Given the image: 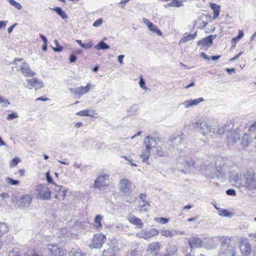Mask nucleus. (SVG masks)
Returning <instances> with one entry per match:
<instances>
[{"mask_svg":"<svg viewBox=\"0 0 256 256\" xmlns=\"http://www.w3.org/2000/svg\"><path fill=\"white\" fill-rule=\"evenodd\" d=\"M220 242V249L218 256H235L236 250L232 244V238L222 236L218 238Z\"/></svg>","mask_w":256,"mask_h":256,"instance_id":"f257e3e1","label":"nucleus"},{"mask_svg":"<svg viewBox=\"0 0 256 256\" xmlns=\"http://www.w3.org/2000/svg\"><path fill=\"white\" fill-rule=\"evenodd\" d=\"M158 138L147 136L144 142L145 150L142 151L140 157L143 159L144 162H146L149 158L150 152L152 148L156 147L157 145Z\"/></svg>","mask_w":256,"mask_h":256,"instance_id":"f03ea898","label":"nucleus"},{"mask_svg":"<svg viewBox=\"0 0 256 256\" xmlns=\"http://www.w3.org/2000/svg\"><path fill=\"white\" fill-rule=\"evenodd\" d=\"M244 186L250 190H256V178L254 170H248L244 174Z\"/></svg>","mask_w":256,"mask_h":256,"instance_id":"7ed1b4c3","label":"nucleus"},{"mask_svg":"<svg viewBox=\"0 0 256 256\" xmlns=\"http://www.w3.org/2000/svg\"><path fill=\"white\" fill-rule=\"evenodd\" d=\"M35 194L38 198L48 200L51 197V192L46 186L39 184L36 186Z\"/></svg>","mask_w":256,"mask_h":256,"instance_id":"20e7f679","label":"nucleus"},{"mask_svg":"<svg viewBox=\"0 0 256 256\" xmlns=\"http://www.w3.org/2000/svg\"><path fill=\"white\" fill-rule=\"evenodd\" d=\"M106 240V237L102 234H95L92 238L91 246L95 248H100L104 241Z\"/></svg>","mask_w":256,"mask_h":256,"instance_id":"39448f33","label":"nucleus"},{"mask_svg":"<svg viewBox=\"0 0 256 256\" xmlns=\"http://www.w3.org/2000/svg\"><path fill=\"white\" fill-rule=\"evenodd\" d=\"M132 182L127 178H123L120 181V191L122 193H130L131 191Z\"/></svg>","mask_w":256,"mask_h":256,"instance_id":"423d86ee","label":"nucleus"},{"mask_svg":"<svg viewBox=\"0 0 256 256\" xmlns=\"http://www.w3.org/2000/svg\"><path fill=\"white\" fill-rule=\"evenodd\" d=\"M239 246L242 256H248L250 255L252 252L251 246L246 240H241Z\"/></svg>","mask_w":256,"mask_h":256,"instance_id":"0eeeda50","label":"nucleus"},{"mask_svg":"<svg viewBox=\"0 0 256 256\" xmlns=\"http://www.w3.org/2000/svg\"><path fill=\"white\" fill-rule=\"evenodd\" d=\"M26 81L27 82V86L29 89L34 88L36 90H37L42 88L44 86L42 82L36 78L32 79H28Z\"/></svg>","mask_w":256,"mask_h":256,"instance_id":"6e6552de","label":"nucleus"},{"mask_svg":"<svg viewBox=\"0 0 256 256\" xmlns=\"http://www.w3.org/2000/svg\"><path fill=\"white\" fill-rule=\"evenodd\" d=\"M54 191L55 198L62 200H66V196L68 193V190L64 189L62 186H56Z\"/></svg>","mask_w":256,"mask_h":256,"instance_id":"1a4fd4ad","label":"nucleus"},{"mask_svg":"<svg viewBox=\"0 0 256 256\" xmlns=\"http://www.w3.org/2000/svg\"><path fill=\"white\" fill-rule=\"evenodd\" d=\"M109 176L108 174H104L99 176L94 181V188L100 189L106 186V180H108Z\"/></svg>","mask_w":256,"mask_h":256,"instance_id":"9d476101","label":"nucleus"},{"mask_svg":"<svg viewBox=\"0 0 256 256\" xmlns=\"http://www.w3.org/2000/svg\"><path fill=\"white\" fill-rule=\"evenodd\" d=\"M188 244L191 248H200L202 246V240L196 236H192L188 240Z\"/></svg>","mask_w":256,"mask_h":256,"instance_id":"9b49d317","label":"nucleus"},{"mask_svg":"<svg viewBox=\"0 0 256 256\" xmlns=\"http://www.w3.org/2000/svg\"><path fill=\"white\" fill-rule=\"evenodd\" d=\"M48 249L52 256H64V253L62 250L57 245L48 244Z\"/></svg>","mask_w":256,"mask_h":256,"instance_id":"f8f14e48","label":"nucleus"},{"mask_svg":"<svg viewBox=\"0 0 256 256\" xmlns=\"http://www.w3.org/2000/svg\"><path fill=\"white\" fill-rule=\"evenodd\" d=\"M215 38L212 35H210L208 37L202 38L200 40H199L197 44L198 46H200L202 48L206 49L212 44V40Z\"/></svg>","mask_w":256,"mask_h":256,"instance_id":"ddd939ff","label":"nucleus"},{"mask_svg":"<svg viewBox=\"0 0 256 256\" xmlns=\"http://www.w3.org/2000/svg\"><path fill=\"white\" fill-rule=\"evenodd\" d=\"M20 70L22 74L26 77H33L36 74V73L30 69L29 64L26 62L22 63Z\"/></svg>","mask_w":256,"mask_h":256,"instance_id":"4468645a","label":"nucleus"},{"mask_svg":"<svg viewBox=\"0 0 256 256\" xmlns=\"http://www.w3.org/2000/svg\"><path fill=\"white\" fill-rule=\"evenodd\" d=\"M142 20L144 24L147 26L150 30L156 33L158 35L160 36H162V32H161V31L158 28L156 25L154 24L148 20L146 18H143Z\"/></svg>","mask_w":256,"mask_h":256,"instance_id":"2eb2a0df","label":"nucleus"},{"mask_svg":"<svg viewBox=\"0 0 256 256\" xmlns=\"http://www.w3.org/2000/svg\"><path fill=\"white\" fill-rule=\"evenodd\" d=\"M161 248V244L159 242H154L150 244L148 246V252L150 254H158Z\"/></svg>","mask_w":256,"mask_h":256,"instance_id":"dca6fc26","label":"nucleus"},{"mask_svg":"<svg viewBox=\"0 0 256 256\" xmlns=\"http://www.w3.org/2000/svg\"><path fill=\"white\" fill-rule=\"evenodd\" d=\"M91 86V84L88 83L85 86H81L76 88L74 93L76 96H80L88 92L90 89Z\"/></svg>","mask_w":256,"mask_h":256,"instance_id":"f3484780","label":"nucleus"},{"mask_svg":"<svg viewBox=\"0 0 256 256\" xmlns=\"http://www.w3.org/2000/svg\"><path fill=\"white\" fill-rule=\"evenodd\" d=\"M32 201V197L29 194H25L19 200V206L22 207L28 206Z\"/></svg>","mask_w":256,"mask_h":256,"instance_id":"a211bd4d","label":"nucleus"},{"mask_svg":"<svg viewBox=\"0 0 256 256\" xmlns=\"http://www.w3.org/2000/svg\"><path fill=\"white\" fill-rule=\"evenodd\" d=\"M76 115L82 116H90V118H96L97 113L94 110H85L78 112L76 114Z\"/></svg>","mask_w":256,"mask_h":256,"instance_id":"6ab92c4d","label":"nucleus"},{"mask_svg":"<svg viewBox=\"0 0 256 256\" xmlns=\"http://www.w3.org/2000/svg\"><path fill=\"white\" fill-rule=\"evenodd\" d=\"M159 232L158 230L152 228L150 231H144L142 237L146 240H148L157 236Z\"/></svg>","mask_w":256,"mask_h":256,"instance_id":"aec40b11","label":"nucleus"},{"mask_svg":"<svg viewBox=\"0 0 256 256\" xmlns=\"http://www.w3.org/2000/svg\"><path fill=\"white\" fill-rule=\"evenodd\" d=\"M128 222L134 225L137 226L139 228H142L143 223L141 220L134 216H131L128 217Z\"/></svg>","mask_w":256,"mask_h":256,"instance_id":"412c9836","label":"nucleus"},{"mask_svg":"<svg viewBox=\"0 0 256 256\" xmlns=\"http://www.w3.org/2000/svg\"><path fill=\"white\" fill-rule=\"evenodd\" d=\"M203 100L204 99L202 98H200L194 100H186L184 102V104L185 108H188L193 106L197 105Z\"/></svg>","mask_w":256,"mask_h":256,"instance_id":"4be33fe9","label":"nucleus"},{"mask_svg":"<svg viewBox=\"0 0 256 256\" xmlns=\"http://www.w3.org/2000/svg\"><path fill=\"white\" fill-rule=\"evenodd\" d=\"M200 128L202 134L204 135H206L210 134L212 132V128L208 126L206 122H202L200 124Z\"/></svg>","mask_w":256,"mask_h":256,"instance_id":"5701e85b","label":"nucleus"},{"mask_svg":"<svg viewBox=\"0 0 256 256\" xmlns=\"http://www.w3.org/2000/svg\"><path fill=\"white\" fill-rule=\"evenodd\" d=\"M150 204L146 200L139 201L138 210L140 212H148Z\"/></svg>","mask_w":256,"mask_h":256,"instance_id":"b1692460","label":"nucleus"},{"mask_svg":"<svg viewBox=\"0 0 256 256\" xmlns=\"http://www.w3.org/2000/svg\"><path fill=\"white\" fill-rule=\"evenodd\" d=\"M160 232L162 236L166 238H172L177 234V232L174 230L166 229L162 230Z\"/></svg>","mask_w":256,"mask_h":256,"instance_id":"393cba45","label":"nucleus"},{"mask_svg":"<svg viewBox=\"0 0 256 256\" xmlns=\"http://www.w3.org/2000/svg\"><path fill=\"white\" fill-rule=\"evenodd\" d=\"M211 8L213 10L214 19L217 18L220 14V7L219 5L216 4H210Z\"/></svg>","mask_w":256,"mask_h":256,"instance_id":"a878e982","label":"nucleus"},{"mask_svg":"<svg viewBox=\"0 0 256 256\" xmlns=\"http://www.w3.org/2000/svg\"><path fill=\"white\" fill-rule=\"evenodd\" d=\"M197 36V32H196L192 34H188L182 37L180 40V44L186 42L188 40L194 39Z\"/></svg>","mask_w":256,"mask_h":256,"instance_id":"bb28decb","label":"nucleus"},{"mask_svg":"<svg viewBox=\"0 0 256 256\" xmlns=\"http://www.w3.org/2000/svg\"><path fill=\"white\" fill-rule=\"evenodd\" d=\"M102 218H103L102 216H100V214H98V215L96 216L95 217L94 222V227L96 228L99 229L102 228Z\"/></svg>","mask_w":256,"mask_h":256,"instance_id":"cd10ccee","label":"nucleus"},{"mask_svg":"<svg viewBox=\"0 0 256 256\" xmlns=\"http://www.w3.org/2000/svg\"><path fill=\"white\" fill-rule=\"evenodd\" d=\"M182 6V3L181 1L178 0H172L171 2L168 4L166 7H180Z\"/></svg>","mask_w":256,"mask_h":256,"instance_id":"c85d7f7f","label":"nucleus"},{"mask_svg":"<svg viewBox=\"0 0 256 256\" xmlns=\"http://www.w3.org/2000/svg\"><path fill=\"white\" fill-rule=\"evenodd\" d=\"M200 56L203 58H204L205 60H209L210 59L213 60H218V59H219L221 57L220 55L212 56L210 57H209L204 52L200 53Z\"/></svg>","mask_w":256,"mask_h":256,"instance_id":"c756f323","label":"nucleus"},{"mask_svg":"<svg viewBox=\"0 0 256 256\" xmlns=\"http://www.w3.org/2000/svg\"><path fill=\"white\" fill-rule=\"evenodd\" d=\"M52 10H54L62 18L64 19L67 18L66 14L60 7H56Z\"/></svg>","mask_w":256,"mask_h":256,"instance_id":"7c9ffc66","label":"nucleus"},{"mask_svg":"<svg viewBox=\"0 0 256 256\" xmlns=\"http://www.w3.org/2000/svg\"><path fill=\"white\" fill-rule=\"evenodd\" d=\"M110 46L104 42H101L98 44L96 46L95 48L98 50H106L108 49Z\"/></svg>","mask_w":256,"mask_h":256,"instance_id":"2f4dec72","label":"nucleus"},{"mask_svg":"<svg viewBox=\"0 0 256 256\" xmlns=\"http://www.w3.org/2000/svg\"><path fill=\"white\" fill-rule=\"evenodd\" d=\"M218 214L222 216H230L231 213L228 212L226 210L220 209L218 212Z\"/></svg>","mask_w":256,"mask_h":256,"instance_id":"473e14b6","label":"nucleus"},{"mask_svg":"<svg viewBox=\"0 0 256 256\" xmlns=\"http://www.w3.org/2000/svg\"><path fill=\"white\" fill-rule=\"evenodd\" d=\"M10 4L14 6L16 8L20 10L22 9V7L20 4L14 0H8Z\"/></svg>","mask_w":256,"mask_h":256,"instance_id":"72a5a7b5","label":"nucleus"},{"mask_svg":"<svg viewBox=\"0 0 256 256\" xmlns=\"http://www.w3.org/2000/svg\"><path fill=\"white\" fill-rule=\"evenodd\" d=\"M154 220L156 222L162 224H166L168 222V218H164L156 217L154 218Z\"/></svg>","mask_w":256,"mask_h":256,"instance_id":"f704fd0d","label":"nucleus"},{"mask_svg":"<svg viewBox=\"0 0 256 256\" xmlns=\"http://www.w3.org/2000/svg\"><path fill=\"white\" fill-rule=\"evenodd\" d=\"M6 182L10 185H18L20 184V182L18 180H14L10 178H6Z\"/></svg>","mask_w":256,"mask_h":256,"instance_id":"c9c22d12","label":"nucleus"},{"mask_svg":"<svg viewBox=\"0 0 256 256\" xmlns=\"http://www.w3.org/2000/svg\"><path fill=\"white\" fill-rule=\"evenodd\" d=\"M20 161V160L18 158H14L10 162V166L11 168L16 166Z\"/></svg>","mask_w":256,"mask_h":256,"instance_id":"e433bc0d","label":"nucleus"},{"mask_svg":"<svg viewBox=\"0 0 256 256\" xmlns=\"http://www.w3.org/2000/svg\"><path fill=\"white\" fill-rule=\"evenodd\" d=\"M46 179L48 183L52 184H55V182L50 176V172L49 171L47 172L46 173Z\"/></svg>","mask_w":256,"mask_h":256,"instance_id":"4c0bfd02","label":"nucleus"},{"mask_svg":"<svg viewBox=\"0 0 256 256\" xmlns=\"http://www.w3.org/2000/svg\"><path fill=\"white\" fill-rule=\"evenodd\" d=\"M156 154L158 156H164L165 155V152L161 147L157 148Z\"/></svg>","mask_w":256,"mask_h":256,"instance_id":"58836bf2","label":"nucleus"},{"mask_svg":"<svg viewBox=\"0 0 256 256\" xmlns=\"http://www.w3.org/2000/svg\"><path fill=\"white\" fill-rule=\"evenodd\" d=\"M104 256H116V254L112 250H104Z\"/></svg>","mask_w":256,"mask_h":256,"instance_id":"ea45409f","label":"nucleus"},{"mask_svg":"<svg viewBox=\"0 0 256 256\" xmlns=\"http://www.w3.org/2000/svg\"><path fill=\"white\" fill-rule=\"evenodd\" d=\"M140 86L144 90H146L148 88L146 86L145 82H144L142 76L140 77V80L139 82Z\"/></svg>","mask_w":256,"mask_h":256,"instance_id":"a19ab883","label":"nucleus"},{"mask_svg":"<svg viewBox=\"0 0 256 256\" xmlns=\"http://www.w3.org/2000/svg\"><path fill=\"white\" fill-rule=\"evenodd\" d=\"M18 117V115L16 112H12V114H8L7 116V120H12V119L17 118Z\"/></svg>","mask_w":256,"mask_h":256,"instance_id":"79ce46f5","label":"nucleus"},{"mask_svg":"<svg viewBox=\"0 0 256 256\" xmlns=\"http://www.w3.org/2000/svg\"><path fill=\"white\" fill-rule=\"evenodd\" d=\"M102 18H100L94 22L92 26L94 27H98L102 24Z\"/></svg>","mask_w":256,"mask_h":256,"instance_id":"37998d69","label":"nucleus"},{"mask_svg":"<svg viewBox=\"0 0 256 256\" xmlns=\"http://www.w3.org/2000/svg\"><path fill=\"white\" fill-rule=\"evenodd\" d=\"M244 53L243 52H240L238 54H236L234 57L230 58L229 60L230 62H232L235 60H236L242 54Z\"/></svg>","mask_w":256,"mask_h":256,"instance_id":"c03bdc74","label":"nucleus"},{"mask_svg":"<svg viewBox=\"0 0 256 256\" xmlns=\"http://www.w3.org/2000/svg\"><path fill=\"white\" fill-rule=\"evenodd\" d=\"M226 193L228 195L235 196H236V192L233 189H229L226 191Z\"/></svg>","mask_w":256,"mask_h":256,"instance_id":"a18cd8bd","label":"nucleus"},{"mask_svg":"<svg viewBox=\"0 0 256 256\" xmlns=\"http://www.w3.org/2000/svg\"><path fill=\"white\" fill-rule=\"evenodd\" d=\"M10 104V102L8 101V100H4L1 98V106H6Z\"/></svg>","mask_w":256,"mask_h":256,"instance_id":"49530a36","label":"nucleus"},{"mask_svg":"<svg viewBox=\"0 0 256 256\" xmlns=\"http://www.w3.org/2000/svg\"><path fill=\"white\" fill-rule=\"evenodd\" d=\"M93 46V44L91 40H90L86 44H84V46H83L84 48H91Z\"/></svg>","mask_w":256,"mask_h":256,"instance_id":"de8ad7c7","label":"nucleus"},{"mask_svg":"<svg viewBox=\"0 0 256 256\" xmlns=\"http://www.w3.org/2000/svg\"><path fill=\"white\" fill-rule=\"evenodd\" d=\"M122 158H124L125 160H128L129 164L132 166H136V164L133 163L132 162V158H128V157L126 156H123Z\"/></svg>","mask_w":256,"mask_h":256,"instance_id":"09e8293b","label":"nucleus"},{"mask_svg":"<svg viewBox=\"0 0 256 256\" xmlns=\"http://www.w3.org/2000/svg\"><path fill=\"white\" fill-rule=\"evenodd\" d=\"M226 132L224 127H221L218 130V133L219 134H223Z\"/></svg>","mask_w":256,"mask_h":256,"instance_id":"8fccbe9b","label":"nucleus"},{"mask_svg":"<svg viewBox=\"0 0 256 256\" xmlns=\"http://www.w3.org/2000/svg\"><path fill=\"white\" fill-rule=\"evenodd\" d=\"M56 44L57 45V47L54 48V50L55 52H61L63 50V47L58 46V42L56 40Z\"/></svg>","mask_w":256,"mask_h":256,"instance_id":"3c124183","label":"nucleus"},{"mask_svg":"<svg viewBox=\"0 0 256 256\" xmlns=\"http://www.w3.org/2000/svg\"><path fill=\"white\" fill-rule=\"evenodd\" d=\"M20 176H24L25 175V170L24 168L20 169L17 172Z\"/></svg>","mask_w":256,"mask_h":256,"instance_id":"603ef678","label":"nucleus"},{"mask_svg":"<svg viewBox=\"0 0 256 256\" xmlns=\"http://www.w3.org/2000/svg\"><path fill=\"white\" fill-rule=\"evenodd\" d=\"M76 58L74 54H72L70 56L69 60L70 62H75V61L76 60Z\"/></svg>","mask_w":256,"mask_h":256,"instance_id":"864d4df0","label":"nucleus"},{"mask_svg":"<svg viewBox=\"0 0 256 256\" xmlns=\"http://www.w3.org/2000/svg\"><path fill=\"white\" fill-rule=\"evenodd\" d=\"M250 131H254L256 130V122L254 123V124L250 125L249 126L248 128Z\"/></svg>","mask_w":256,"mask_h":256,"instance_id":"5fc2aeb1","label":"nucleus"},{"mask_svg":"<svg viewBox=\"0 0 256 256\" xmlns=\"http://www.w3.org/2000/svg\"><path fill=\"white\" fill-rule=\"evenodd\" d=\"M146 194H140L139 196L140 201L146 200Z\"/></svg>","mask_w":256,"mask_h":256,"instance_id":"6e6d98bb","label":"nucleus"},{"mask_svg":"<svg viewBox=\"0 0 256 256\" xmlns=\"http://www.w3.org/2000/svg\"><path fill=\"white\" fill-rule=\"evenodd\" d=\"M1 197L4 199V200H6V199H8L10 200V196H9V195L6 194V193H2L1 194Z\"/></svg>","mask_w":256,"mask_h":256,"instance_id":"4d7b16f0","label":"nucleus"},{"mask_svg":"<svg viewBox=\"0 0 256 256\" xmlns=\"http://www.w3.org/2000/svg\"><path fill=\"white\" fill-rule=\"evenodd\" d=\"M36 101H39L42 100L44 102L48 101L49 100L48 98H44V97H39L36 98Z\"/></svg>","mask_w":256,"mask_h":256,"instance_id":"13d9d810","label":"nucleus"},{"mask_svg":"<svg viewBox=\"0 0 256 256\" xmlns=\"http://www.w3.org/2000/svg\"><path fill=\"white\" fill-rule=\"evenodd\" d=\"M17 24H14L10 26L8 28V32L9 34L11 33L14 29V28L16 26Z\"/></svg>","mask_w":256,"mask_h":256,"instance_id":"bf43d9fd","label":"nucleus"},{"mask_svg":"<svg viewBox=\"0 0 256 256\" xmlns=\"http://www.w3.org/2000/svg\"><path fill=\"white\" fill-rule=\"evenodd\" d=\"M244 35V32L242 30H240L238 36V38H242Z\"/></svg>","mask_w":256,"mask_h":256,"instance_id":"052dcab7","label":"nucleus"},{"mask_svg":"<svg viewBox=\"0 0 256 256\" xmlns=\"http://www.w3.org/2000/svg\"><path fill=\"white\" fill-rule=\"evenodd\" d=\"M226 70L229 74H231L232 72H236V70H235V69L234 68H226Z\"/></svg>","mask_w":256,"mask_h":256,"instance_id":"680f3d73","label":"nucleus"},{"mask_svg":"<svg viewBox=\"0 0 256 256\" xmlns=\"http://www.w3.org/2000/svg\"><path fill=\"white\" fill-rule=\"evenodd\" d=\"M76 42L82 48L84 46V44L82 42L81 40H76Z\"/></svg>","mask_w":256,"mask_h":256,"instance_id":"e2e57ef3","label":"nucleus"},{"mask_svg":"<svg viewBox=\"0 0 256 256\" xmlns=\"http://www.w3.org/2000/svg\"><path fill=\"white\" fill-rule=\"evenodd\" d=\"M82 126V124L81 122H76L74 124V126L76 128H80Z\"/></svg>","mask_w":256,"mask_h":256,"instance_id":"0e129e2a","label":"nucleus"},{"mask_svg":"<svg viewBox=\"0 0 256 256\" xmlns=\"http://www.w3.org/2000/svg\"><path fill=\"white\" fill-rule=\"evenodd\" d=\"M236 43H237V42H236L235 40L232 38V48H234L236 46Z\"/></svg>","mask_w":256,"mask_h":256,"instance_id":"69168bd1","label":"nucleus"},{"mask_svg":"<svg viewBox=\"0 0 256 256\" xmlns=\"http://www.w3.org/2000/svg\"><path fill=\"white\" fill-rule=\"evenodd\" d=\"M124 55H120L118 57V61L122 63V60L124 58Z\"/></svg>","mask_w":256,"mask_h":256,"instance_id":"338daca9","label":"nucleus"},{"mask_svg":"<svg viewBox=\"0 0 256 256\" xmlns=\"http://www.w3.org/2000/svg\"><path fill=\"white\" fill-rule=\"evenodd\" d=\"M70 256H82V255L78 252H74Z\"/></svg>","mask_w":256,"mask_h":256,"instance_id":"774afa93","label":"nucleus"}]
</instances>
